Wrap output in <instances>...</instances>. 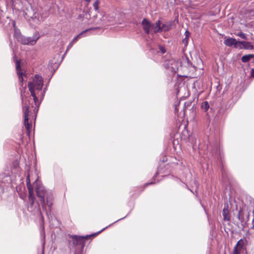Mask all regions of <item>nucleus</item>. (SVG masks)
I'll use <instances>...</instances> for the list:
<instances>
[{"mask_svg": "<svg viewBox=\"0 0 254 254\" xmlns=\"http://www.w3.org/2000/svg\"><path fill=\"white\" fill-rule=\"evenodd\" d=\"M43 86V80L42 76L36 74L33 78L32 82H29L28 87L31 93V96L33 97V100L36 107H39L41 104V101L38 99L39 97H41L43 99L45 93L46 88H45L43 91H41Z\"/></svg>", "mask_w": 254, "mask_h": 254, "instance_id": "nucleus-2", "label": "nucleus"}, {"mask_svg": "<svg viewBox=\"0 0 254 254\" xmlns=\"http://www.w3.org/2000/svg\"><path fill=\"white\" fill-rule=\"evenodd\" d=\"M224 43L228 47H231L236 44V40L232 38H227L224 40Z\"/></svg>", "mask_w": 254, "mask_h": 254, "instance_id": "nucleus-18", "label": "nucleus"}, {"mask_svg": "<svg viewBox=\"0 0 254 254\" xmlns=\"http://www.w3.org/2000/svg\"><path fill=\"white\" fill-rule=\"evenodd\" d=\"M241 212V210H239L237 217L240 221H241L242 222H243V219L241 217V216H240Z\"/></svg>", "mask_w": 254, "mask_h": 254, "instance_id": "nucleus-36", "label": "nucleus"}, {"mask_svg": "<svg viewBox=\"0 0 254 254\" xmlns=\"http://www.w3.org/2000/svg\"><path fill=\"white\" fill-rule=\"evenodd\" d=\"M97 28V27H94V28L89 27L87 29H85L84 30H83L82 31L80 32V36H85L86 34L87 33L90 32L91 31H92L93 30H95Z\"/></svg>", "mask_w": 254, "mask_h": 254, "instance_id": "nucleus-25", "label": "nucleus"}, {"mask_svg": "<svg viewBox=\"0 0 254 254\" xmlns=\"http://www.w3.org/2000/svg\"><path fill=\"white\" fill-rule=\"evenodd\" d=\"M243 49L246 50H253L254 48V47L253 45H252L251 43L250 42H246L243 41Z\"/></svg>", "mask_w": 254, "mask_h": 254, "instance_id": "nucleus-23", "label": "nucleus"}, {"mask_svg": "<svg viewBox=\"0 0 254 254\" xmlns=\"http://www.w3.org/2000/svg\"><path fill=\"white\" fill-rule=\"evenodd\" d=\"M21 35H22V34H21L20 30L18 29L15 28L14 33V37L16 39H17L18 37H20Z\"/></svg>", "mask_w": 254, "mask_h": 254, "instance_id": "nucleus-29", "label": "nucleus"}, {"mask_svg": "<svg viewBox=\"0 0 254 254\" xmlns=\"http://www.w3.org/2000/svg\"><path fill=\"white\" fill-rule=\"evenodd\" d=\"M186 60H187L188 65L189 66H191L193 68H195V66L194 64H193L190 62V61L188 58H186Z\"/></svg>", "mask_w": 254, "mask_h": 254, "instance_id": "nucleus-34", "label": "nucleus"}, {"mask_svg": "<svg viewBox=\"0 0 254 254\" xmlns=\"http://www.w3.org/2000/svg\"><path fill=\"white\" fill-rule=\"evenodd\" d=\"M16 39L18 42H20L22 44L28 45V41H27L26 37L23 35H21L20 37H18V38Z\"/></svg>", "mask_w": 254, "mask_h": 254, "instance_id": "nucleus-22", "label": "nucleus"}, {"mask_svg": "<svg viewBox=\"0 0 254 254\" xmlns=\"http://www.w3.org/2000/svg\"><path fill=\"white\" fill-rule=\"evenodd\" d=\"M33 186L35 188L37 196L39 198V201L42 209L45 211L47 217L49 219L54 202L53 193L51 190H46L37 180L35 181Z\"/></svg>", "mask_w": 254, "mask_h": 254, "instance_id": "nucleus-1", "label": "nucleus"}, {"mask_svg": "<svg viewBox=\"0 0 254 254\" xmlns=\"http://www.w3.org/2000/svg\"><path fill=\"white\" fill-rule=\"evenodd\" d=\"M157 174V173L156 174V175H155L153 177V178L155 177L156 175Z\"/></svg>", "mask_w": 254, "mask_h": 254, "instance_id": "nucleus-49", "label": "nucleus"}, {"mask_svg": "<svg viewBox=\"0 0 254 254\" xmlns=\"http://www.w3.org/2000/svg\"><path fill=\"white\" fill-rule=\"evenodd\" d=\"M222 215L225 221H229L230 220L228 206L225 205L222 210Z\"/></svg>", "mask_w": 254, "mask_h": 254, "instance_id": "nucleus-14", "label": "nucleus"}, {"mask_svg": "<svg viewBox=\"0 0 254 254\" xmlns=\"http://www.w3.org/2000/svg\"><path fill=\"white\" fill-rule=\"evenodd\" d=\"M90 11V8H89L88 6H85L82 13L80 14V22L82 21L80 25H86L89 23V21L91 17Z\"/></svg>", "mask_w": 254, "mask_h": 254, "instance_id": "nucleus-7", "label": "nucleus"}, {"mask_svg": "<svg viewBox=\"0 0 254 254\" xmlns=\"http://www.w3.org/2000/svg\"><path fill=\"white\" fill-rule=\"evenodd\" d=\"M13 25L15 26V22H13Z\"/></svg>", "mask_w": 254, "mask_h": 254, "instance_id": "nucleus-50", "label": "nucleus"}, {"mask_svg": "<svg viewBox=\"0 0 254 254\" xmlns=\"http://www.w3.org/2000/svg\"><path fill=\"white\" fill-rule=\"evenodd\" d=\"M179 65L180 64L174 59L166 61L164 64V67L172 73L177 72Z\"/></svg>", "mask_w": 254, "mask_h": 254, "instance_id": "nucleus-6", "label": "nucleus"}, {"mask_svg": "<svg viewBox=\"0 0 254 254\" xmlns=\"http://www.w3.org/2000/svg\"><path fill=\"white\" fill-rule=\"evenodd\" d=\"M141 24L145 33L148 34L150 32V29L152 26V24L146 18H144L141 22Z\"/></svg>", "mask_w": 254, "mask_h": 254, "instance_id": "nucleus-9", "label": "nucleus"}, {"mask_svg": "<svg viewBox=\"0 0 254 254\" xmlns=\"http://www.w3.org/2000/svg\"><path fill=\"white\" fill-rule=\"evenodd\" d=\"M41 8L36 5L30 4L23 11L24 17L30 24L34 26L40 22V15Z\"/></svg>", "mask_w": 254, "mask_h": 254, "instance_id": "nucleus-3", "label": "nucleus"}, {"mask_svg": "<svg viewBox=\"0 0 254 254\" xmlns=\"http://www.w3.org/2000/svg\"><path fill=\"white\" fill-rule=\"evenodd\" d=\"M237 35L243 39H245V40L247 39L246 34L242 32H240L238 33Z\"/></svg>", "mask_w": 254, "mask_h": 254, "instance_id": "nucleus-30", "label": "nucleus"}, {"mask_svg": "<svg viewBox=\"0 0 254 254\" xmlns=\"http://www.w3.org/2000/svg\"><path fill=\"white\" fill-rule=\"evenodd\" d=\"M21 61L20 60H16L15 64H16V70L17 71V73L18 75L19 80L20 82L22 83L23 81V73L21 70V66H20Z\"/></svg>", "mask_w": 254, "mask_h": 254, "instance_id": "nucleus-10", "label": "nucleus"}, {"mask_svg": "<svg viewBox=\"0 0 254 254\" xmlns=\"http://www.w3.org/2000/svg\"><path fill=\"white\" fill-rule=\"evenodd\" d=\"M185 38L183 39L182 43L185 46L188 45V40L190 36V33L188 30H186L185 32Z\"/></svg>", "mask_w": 254, "mask_h": 254, "instance_id": "nucleus-20", "label": "nucleus"}, {"mask_svg": "<svg viewBox=\"0 0 254 254\" xmlns=\"http://www.w3.org/2000/svg\"><path fill=\"white\" fill-rule=\"evenodd\" d=\"M124 218L119 219V220H118L116 222H117V221H119V220H122V219H124Z\"/></svg>", "mask_w": 254, "mask_h": 254, "instance_id": "nucleus-44", "label": "nucleus"}, {"mask_svg": "<svg viewBox=\"0 0 254 254\" xmlns=\"http://www.w3.org/2000/svg\"><path fill=\"white\" fill-rule=\"evenodd\" d=\"M243 41H236V44H235L234 47L236 49H243L244 46H243Z\"/></svg>", "mask_w": 254, "mask_h": 254, "instance_id": "nucleus-27", "label": "nucleus"}, {"mask_svg": "<svg viewBox=\"0 0 254 254\" xmlns=\"http://www.w3.org/2000/svg\"><path fill=\"white\" fill-rule=\"evenodd\" d=\"M26 184H27V187L28 190V192H29V195H28V200L29 203L31 204V206H33L35 200V197L33 193V189L32 187V186L30 183V176L29 175H28V176L26 178Z\"/></svg>", "mask_w": 254, "mask_h": 254, "instance_id": "nucleus-8", "label": "nucleus"}, {"mask_svg": "<svg viewBox=\"0 0 254 254\" xmlns=\"http://www.w3.org/2000/svg\"><path fill=\"white\" fill-rule=\"evenodd\" d=\"M40 38L39 33L37 32H35L32 37H26L27 41H28V45H34L38 39Z\"/></svg>", "mask_w": 254, "mask_h": 254, "instance_id": "nucleus-11", "label": "nucleus"}, {"mask_svg": "<svg viewBox=\"0 0 254 254\" xmlns=\"http://www.w3.org/2000/svg\"><path fill=\"white\" fill-rule=\"evenodd\" d=\"M108 16L107 21L109 24H112L116 21V14L114 12H111L110 13H107Z\"/></svg>", "mask_w": 254, "mask_h": 254, "instance_id": "nucleus-17", "label": "nucleus"}, {"mask_svg": "<svg viewBox=\"0 0 254 254\" xmlns=\"http://www.w3.org/2000/svg\"><path fill=\"white\" fill-rule=\"evenodd\" d=\"M154 184V183H153V182H150V183H147V184H146L145 186H148V185H151V184Z\"/></svg>", "mask_w": 254, "mask_h": 254, "instance_id": "nucleus-41", "label": "nucleus"}, {"mask_svg": "<svg viewBox=\"0 0 254 254\" xmlns=\"http://www.w3.org/2000/svg\"><path fill=\"white\" fill-rule=\"evenodd\" d=\"M159 49L162 54H164L166 52L165 48L163 46L159 45Z\"/></svg>", "mask_w": 254, "mask_h": 254, "instance_id": "nucleus-32", "label": "nucleus"}, {"mask_svg": "<svg viewBox=\"0 0 254 254\" xmlns=\"http://www.w3.org/2000/svg\"><path fill=\"white\" fill-rule=\"evenodd\" d=\"M251 74H252V75L254 77V69L253 68L252 70H251Z\"/></svg>", "mask_w": 254, "mask_h": 254, "instance_id": "nucleus-39", "label": "nucleus"}, {"mask_svg": "<svg viewBox=\"0 0 254 254\" xmlns=\"http://www.w3.org/2000/svg\"><path fill=\"white\" fill-rule=\"evenodd\" d=\"M177 110H178V109H177V107L176 106V107H175V111H177Z\"/></svg>", "mask_w": 254, "mask_h": 254, "instance_id": "nucleus-46", "label": "nucleus"}, {"mask_svg": "<svg viewBox=\"0 0 254 254\" xmlns=\"http://www.w3.org/2000/svg\"><path fill=\"white\" fill-rule=\"evenodd\" d=\"M194 107V104L193 105L192 107H191V109H193Z\"/></svg>", "mask_w": 254, "mask_h": 254, "instance_id": "nucleus-45", "label": "nucleus"}, {"mask_svg": "<svg viewBox=\"0 0 254 254\" xmlns=\"http://www.w3.org/2000/svg\"><path fill=\"white\" fill-rule=\"evenodd\" d=\"M152 28L153 30V32L155 33H159L162 32V27H161V21L160 20H157L155 25H153L152 26Z\"/></svg>", "mask_w": 254, "mask_h": 254, "instance_id": "nucleus-12", "label": "nucleus"}, {"mask_svg": "<svg viewBox=\"0 0 254 254\" xmlns=\"http://www.w3.org/2000/svg\"><path fill=\"white\" fill-rule=\"evenodd\" d=\"M100 18H101V15L99 17H98V16H96V17L95 18V20L94 21V23L96 24V21H100Z\"/></svg>", "mask_w": 254, "mask_h": 254, "instance_id": "nucleus-37", "label": "nucleus"}, {"mask_svg": "<svg viewBox=\"0 0 254 254\" xmlns=\"http://www.w3.org/2000/svg\"><path fill=\"white\" fill-rule=\"evenodd\" d=\"M221 172H222V176H224V173H225V171H224V169L223 168L221 169Z\"/></svg>", "mask_w": 254, "mask_h": 254, "instance_id": "nucleus-40", "label": "nucleus"}, {"mask_svg": "<svg viewBox=\"0 0 254 254\" xmlns=\"http://www.w3.org/2000/svg\"><path fill=\"white\" fill-rule=\"evenodd\" d=\"M243 244H244V242L242 239H241L237 242L235 247H236V248L237 247H240L241 248H242Z\"/></svg>", "mask_w": 254, "mask_h": 254, "instance_id": "nucleus-31", "label": "nucleus"}, {"mask_svg": "<svg viewBox=\"0 0 254 254\" xmlns=\"http://www.w3.org/2000/svg\"><path fill=\"white\" fill-rule=\"evenodd\" d=\"M172 21L166 22L161 25L162 31H164L165 32L168 31L172 29Z\"/></svg>", "mask_w": 254, "mask_h": 254, "instance_id": "nucleus-16", "label": "nucleus"}, {"mask_svg": "<svg viewBox=\"0 0 254 254\" xmlns=\"http://www.w3.org/2000/svg\"><path fill=\"white\" fill-rule=\"evenodd\" d=\"M201 109L206 112L210 108L209 105L207 101L203 102L201 106Z\"/></svg>", "mask_w": 254, "mask_h": 254, "instance_id": "nucleus-26", "label": "nucleus"}, {"mask_svg": "<svg viewBox=\"0 0 254 254\" xmlns=\"http://www.w3.org/2000/svg\"><path fill=\"white\" fill-rule=\"evenodd\" d=\"M42 254H44V248L43 249Z\"/></svg>", "mask_w": 254, "mask_h": 254, "instance_id": "nucleus-47", "label": "nucleus"}, {"mask_svg": "<svg viewBox=\"0 0 254 254\" xmlns=\"http://www.w3.org/2000/svg\"><path fill=\"white\" fill-rule=\"evenodd\" d=\"M234 251V254H240V253L239 252H238L237 250L236 247H235Z\"/></svg>", "mask_w": 254, "mask_h": 254, "instance_id": "nucleus-38", "label": "nucleus"}, {"mask_svg": "<svg viewBox=\"0 0 254 254\" xmlns=\"http://www.w3.org/2000/svg\"><path fill=\"white\" fill-rule=\"evenodd\" d=\"M107 227H106V228H103L102 230H101V231L98 232L97 233H94V234H92V235H87L86 236H80V247L81 246V247H83L82 246H81V243H82V241H83L84 239H86L88 238L89 237H91L92 236H95L97 235L98 234H99L102 231L104 230Z\"/></svg>", "mask_w": 254, "mask_h": 254, "instance_id": "nucleus-19", "label": "nucleus"}, {"mask_svg": "<svg viewBox=\"0 0 254 254\" xmlns=\"http://www.w3.org/2000/svg\"><path fill=\"white\" fill-rule=\"evenodd\" d=\"M211 147V152L213 155H215L217 156H220V148L217 142L215 143Z\"/></svg>", "mask_w": 254, "mask_h": 254, "instance_id": "nucleus-13", "label": "nucleus"}, {"mask_svg": "<svg viewBox=\"0 0 254 254\" xmlns=\"http://www.w3.org/2000/svg\"><path fill=\"white\" fill-rule=\"evenodd\" d=\"M68 241L70 252L73 254H79V236L69 235Z\"/></svg>", "mask_w": 254, "mask_h": 254, "instance_id": "nucleus-4", "label": "nucleus"}, {"mask_svg": "<svg viewBox=\"0 0 254 254\" xmlns=\"http://www.w3.org/2000/svg\"><path fill=\"white\" fill-rule=\"evenodd\" d=\"M3 178L6 179V180H5L6 181H8L10 180V177L8 176L4 175H2L0 176V179H3Z\"/></svg>", "mask_w": 254, "mask_h": 254, "instance_id": "nucleus-35", "label": "nucleus"}, {"mask_svg": "<svg viewBox=\"0 0 254 254\" xmlns=\"http://www.w3.org/2000/svg\"><path fill=\"white\" fill-rule=\"evenodd\" d=\"M254 58V54H249V55H246L243 56L241 60L242 62L243 63H247L249 62L251 59Z\"/></svg>", "mask_w": 254, "mask_h": 254, "instance_id": "nucleus-21", "label": "nucleus"}, {"mask_svg": "<svg viewBox=\"0 0 254 254\" xmlns=\"http://www.w3.org/2000/svg\"><path fill=\"white\" fill-rule=\"evenodd\" d=\"M44 245H45V242H44V243H43V247H44Z\"/></svg>", "mask_w": 254, "mask_h": 254, "instance_id": "nucleus-48", "label": "nucleus"}, {"mask_svg": "<svg viewBox=\"0 0 254 254\" xmlns=\"http://www.w3.org/2000/svg\"><path fill=\"white\" fill-rule=\"evenodd\" d=\"M79 37V34H78L76 37H75L72 39V40L69 43V44H68V46L67 47V49L66 50V52H67L70 48H71V47L72 46V45L74 43H75L76 42H77L78 41Z\"/></svg>", "mask_w": 254, "mask_h": 254, "instance_id": "nucleus-24", "label": "nucleus"}, {"mask_svg": "<svg viewBox=\"0 0 254 254\" xmlns=\"http://www.w3.org/2000/svg\"><path fill=\"white\" fill-rule=\"evenodd\" d=\"M191 102H186L184 103V109L186 110L190 106Z\"/></svg>", "mask_w": 254, "mask_h": 254, "instance_id": "nucleus-33", "label": "nucleus"}, {"mask_svg": "<svg viewBox=\"0 0 254 254\" xmlns=\"http://www.w3.org/2000/svg\"><path fill=\"white\" fill-rule=\"evenodd\" d=\"M91 0H84V1L86 2H89L90 1H91Z\"/></svg>", "mask_w": 254, "mask_h": 254, "instance_id": "nucleus-42", "label": "nucleus"}, {"mask_svg": "<svg viewBox=\"0 0 254 254\" xmlns=\"http://www.w3.org/2000/svg\"><path fill=\"white\" fill-rule=\"evenodd\" d=\"M252 223H253V227H254V218H253V220L252 221Z\"/></svg>", "mask_w": 254, "mask_h": 254, "instance_id": "nucleus-43", "label": "nucleus"}, {"mask_svg": "<svg viewBox=\"0 0 254 254\" xmlns=\"http://www.w3.org/2000/svg\"><path fill=\"white\" fill-rule=\"evenodd\" d=\"M108 16H107V13L104 14L100 18V21H96V24L99 25H108L109 23L107 21Z\"/></svg>", "mask_w": 254, "mask_h": 254, "instance_id": "nucleus-15", "label": "nucleus"}, {"mask_svg": "<svg viewBox=\"0 0 254 254\" xmlns=\"http://www.w3.org/2000/svg\"><path fill=\"white\" fill-rule=\"evenodd\" d=\"M0 187H1V184H0Z\"/></svg>", "mask_w": 254, "mask_h": 254, "instance_id": "nucleus-51", "label": "nucleus"}, {"mask_svg": "<svg viewBox=\"0 0 254 254\" xmlns=\"http://www.w3.org/2000/svg\"><path fill=\"white\" fill-rule=\"evenodd\" d=\"M21 98L22 100V103L23 104V112L24 114V125L26 128L28 133H30V129L32 127V125L31 124L29 123L28 120H29V106L27 105H24L23 102V97L22 94H21Z\"/></svg>", "mask_w": 254, "mask_h": 254, "instance_id": "nucleus-5", "label": "nucleus"}, {"mask_svg": "<svg viewBox=\"0 0 254 254\" xmlns=\"http://www.w3.org/2000/svg\"><path fill=\"white\" fill-rule=\"evenodd\" d=\"M100 4V1L99 0H96L93 4V7L95 11L98 12L99 11V5Z\"/></svg>", "mask_w": 254, "mask_h": 254, "instance_id": "nucleus-28", "label": "nucleus"}]
</instances>
